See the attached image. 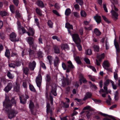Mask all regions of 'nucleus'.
Returning <instances> with one entry per match:
<instances>
[{"label":"nucleus","mask_w":120,"mask_h":120,"mask_svg":"<svg viewBox=\"0 0 120 120\" xmlns=\"http://www.w3.org/2000/svg\"><path fill=\"white\" fill-rule=\"evenodd\" d=\"M7 97H6V100L3 102V109L5 112H8V116L9 118L11 119L15 116L17 114L18 112L14 110L11 109V105L8 106L7 105L8 101L7 100Z\"/></svg>","instance_id":"nucleus-1"},{"label":"nucleus","mask_w":120,"mask_h":120,"mask_svg":"<svg viewBox=\"0 0 120 120\" xmlns=\"http://www.w3.org/2000/svg\"><path fill=\"white\" fill-rule=\"evenodd\" d=\"M118 9L116 8L114 5L112 7V9L111 13L112 15V18L115 20H116L118 19V15L114 11H118Z\"/></svg>","instance_id":"nucleus-2"},{"label":"nucleus","mask_w":120,"mask_h":120,"mask_svg":"<svg viewBox=\"0 0 120 120\" xmlns=\"http://www.w3.org/2000/svg\"><path fill=\"white\" fill-rule=\"evenodd\" d=\"M68 32L70 34V35L71 36L73 40L75 43H79L80 42V40L79 38L78 35L76 34H72L70 31L68 30Z\"/></svg>","instance_id":"nucleus-3"},{"label":"nucleus","mask_w":120,"mask_h":120,"mask_svg":"<svg viewBox=\"0 0 120 120\" xmlns=\"http://www.w3.org/2000/svg\"><path fill=\"white\" fill-rule=\"evenodd\" d=\"M19 98L20 102L23 104L25 103L26 100L29 98V96L27 92H26L24 95H19Z\"/></svg>","instance_id":"nucleus-4"},{"label":"nucleus","mask_w":120,"mask_h":120,"mask_svg":"<svg viewBox=\"0 0 120 120\" xmlns=\"http://www.w3.org/2000/svg\"><path fill=\"white\" fill-rule=\"evenodd\" d=\"M105 54L104 53H102L99 55H98L97 58L98 60H96V64L98 66H99L100 64V63L101 62V60L103 59L105 57Z\"/></svg>","instance_id":"nucleus-5"},{"label":"nucleus","mask_w":120,"mask_h":120,"mask_svg":"<svg viewBox=\"0 0 120 120\" xmlns=\"http://www.w3.org/2000/svg\"><path fill=\"white\" fill-rule=\"evenodd\" d=\"M6 97H7V100L8 101L7 104V105L8 106L11 105V106L12 105L11 104V103L15 105V104L16 103V101L15 97L12 98L11 100V101H10L9 100V97L8 96H6L5 100H6Z\"/></svg>","instance_id":"nucleus-6"},{"label":"nucleus","mask_w":120,"mask_h":120,"mask_svg":"<svg viewBox=\"0 0 120 120\" xmlns=\"http://www.w3.org/2000/svg\"><path fill=\"white\" fill-rule=\"evenodd\" d=\"M16 35L15 33L12 32L10 35V39L12 41H19V39H16Z\"/></svg>","instance_id":"nucleus-7"},{"label":"nucleus","mask_w":120,"mask_h":120,"mask_svg":"<svg viewBox=\"0 0 120 120\" xmlns=\"http://www.w3.org/2000/svg\"><path fill=\"white\" fill-rule=\"evenodd\" d=\"M42 80V78L40 75H39L37 77L36 79V82L37 84V86L40 87L41 86Z\"/></svg>","instance_id":"nucleus-8"},{"label":"nucleus","mask_w":120,"mask_h":120,"mask_svg":"<svg viewBox=\"0 0 120 120\" xmlns=\"http://www.w3.org/2000/svg\"><path fill=\"white\" fill-rule=\"evenodd\" d=\"M28 31L26 32L29 36H33L34 34V30L30 27H28Z\"/></svg>","instance_id":"nucleus-9"},{"label":"nucleus","mask_w":120,"mask_h":120,"mask_svg":"<svg viewBox=\"0 0 120 120\" xmlns=\"http://www.w3.org/2000/svg\"><path fill=\"white\" fill-rule=\"evenodd\" d=\"M12 86V84L11 83H9L7 86L5 88L4 90L5 92H8L11 90Z\"/></svg>","instance_id":"nucleus-10"},{"label":"nucleus","mask_w":120,"mask_h":120,"mask_svg":"<svg viewBox=\"0 0 120 120\" xmlns=\"http://www.w3.org/2000/svg\"><path fill=\"white\" fill-rule=\"evenodd\" d=\"M116 38L115 37L114 41V44L116 49L117 53H119L120 52V49L118 43L116 41Z\"/></svg>","instance_id":"nucleus-11"},{"label":"nucleus","mask_w":120,"mask_h":120,"mask_svg":"<svg viewBox=\"0 0 120 120\" xmlns=\"http://www.w3.org/2000/svg\"><path fill=\"white\" fill-rule=\"evenodd\" d=\"M27 41L28 43L30 45V47L34 43V39L31 37H29L27 38Z\"/></svg>","instance_id":"nucleus-12"},{"label":"nucleus","mask_w":120,"mask_h":120,"mask_svg":"<svg viewBox=\"0 0 120 120\" xmlns=\"http://www.w3.org/2000/svg\"><path fill=\"white\" fill-rule=\"evenodd\" d=\"M110 66V64L108 60H105L104 61L102 64V66L105 69L107 68H109Z\"/></svg>","instance_id":"nucleus-13"},{"label":"nucleus","mask_w":120,"mask_h":120,"mask_svg":"<svg viewBox=\"0 0 120 120\" xmlns=\"http://www.w3.org/2000/svg\"><path fill=\"white\" fill-rule=\"evenodd\" d=\"M36 64V63L34 61H33L32 63H29V67L31 70H34Z\"/></svg>","instance_id":"nucleus-14"},{"label":"nucleus","mask_w":120,"mask_h":120,"mask_svg":"<svg viewBox=\"0 0 120 120\" xmlns=\"http://www.w3.org/2000/svg\"><path fill=\"white\" fill-rule=\"evenodd\" d=\"M19 86L20 85L19 83L16 82L14 87V90L17 92H19L20 89Z\"/></svg>","instance_id":"nucleus-15"},{"label":"nucleus","mask_w":120,"mask_h":120,"mask_svg":"<svg viewBox=\"0 0 120 120\" xmlns=\"http://www.w3.org/2000/svg\"><path fill=\"white\" fill-rule=\"evenodd\" d=\"M92 95V94L89 92H87L86 93V95L83 98V100L85 101L88 98H90L91 97Z\"/></svg>","instance_id":"nucleus-16"},{"label":"nucleus","mask_w":120,"mask_h":120,"mask_svg":"<svg viewBox=\"0 0 120 120\" xmlns=\"http://www.w3.org/2000/svg\"><path fill=\"white\" fill-rule=\"evenodd\" d=\"M94 18L96 22L98 23H100L101 21V18L100 16L98 15L94 17Z\"/></svg>","instance_id":"nucleus-17"},{"label":"nucleus","mask_w":120,"mask_h":120,"mask_svg":"<svg viewBox=\"0 0 120 120\" xmlns=\"http://www.w3.org/2000/svg\"><path fill=\"white\" fill-rule=\"evenodd\" d=\"M8 13L6 11H0V16L3 17L8 15Z\"/></svg>","instance_id":"nucleus-18"},{"label":"nucleus","mask_w":120,"mask_h":120,"mask_svg":"<svg viewBox=\"0 0 120 120\" xmlns=\"http://www.w3.org/2000/svg\"><path fill=\"white\" fill-rule=\"evenodd\" d=\"M80 79L79 80V81L80 82V84H81L82 83V81L84 83H86L87 81L86 79L83 77L82 75H80Z\"/></svg>","instance_id":"nucleus-19"},{"label":"nucleus","mask_w":120,"mask_h":120,"mask_svg":"<svg viewBox=\"0 0 120 120\" xmlns=\"http://www.w3.org/2000/svg\"><path fill=\"white\" fill-rule=\"evenodd\" d=\"M61 47L62 49L68 50L69 49L68 45L66 44H61Z\"/></svg>","instance_id":"nucleus-20"},{"label":"nucleus","mask_w":120,"mask_h":120,"mask_svg":"<svg viewBox=\"0 0 120 120\" xmlns=\"http://www.w3.org/2000/svg\"><path fill=\"white\" fill-rule=\"evenodd\" d=\"M37 5L39 7L43 8L44 7V4L42 1L40 0H38L37 2Z\"/></svg>","instance_id":"nucleus-21"},{"label":"nucleus","mask_w":120,"mask_h":120,"mask_svg":"<svg viewBox=\"0 0 120 120\" xmlns=\"http://www.w3.org/2000/svg\"><path fill=\"white\" fill-rule=\"evenodd\" d=\"M68 68L70 69H73L74 68V66L73 65L71 61L69 60L68 62Z\"/></svg>","instance_id":"nucleus-22"},{"label":"nucleus","mask_w":120,"mask_h":120,"mask_svg":"<svg viewBox=\"0 0 120 120\" xmlns=\"http://www.w3.org/2000/svg\"><path fill=\"white\" fill-rule=\"evenodd\" d=\"M65 27L67 28L68 29V30L69 29H73V26L72 25H71L69 23H66Z\"/></svg>","instance_id":"nucleus-23"},{"label":"nucleus","mask_w":120,"mask_h":120,"mask_svg":"<svg viewBox=\"0 0 120 120\" xmlns=\"http://www.w3.org/2000/svg\"><path fill=\"white\" fill-rule=\"evenodd\" d=\"M29 106L31 111L32 112L33 109L34 107V105L33 103L31 101L30 102Z\"/></svg>","instance_id":"nucleus-24"},{"label":"nucleus","mask_w":120,"mask_h":120,"mask_svg":"<svg viewBox=\"0 0 120 120\" xmlns=\"http://www.w3.org/2000/svg\"><path fill=\"white\" fill-rule=\"evenodd\" d=\"M59 63V59L58 57H56L54 61V64L55 66H57Z\"/></svg>","instance_id":"nucleus-25"},{"label":"nucleus","mask_w":120,"mask_h":120,"mask_svg":"<svg viewBox=\"0 0 120 120\" xmlns=\"http://www.w3.org/2000/svg\"><path fill=\"white\" fill-rule=\"evenodd\" d=\"M7 76L10 79H13L14 77V75L9 71L7 72Z\"/></svg>","instance_id":"nucleus-26"},{"label":"nucleus","mask_w":120,"mask_h":120,"mask_svg":"<svg viewBox=\"0 0 120 120\" xmlns=\"http://www.w3.org/2000/svg\"><path fill=\"white\" fill-rule=\"evenodd\" d=\"M36 13L39 15L41 16L42 15V11L38 8H36L35 10Z\"/></svg>","instance_id":"nucleus-27"},{"label":"nucleus","mask_w":120,"mask_h":120,"mask_svg":"<svg viewBox=\"0 0 120 120\" xmlns=\"http://www.w3.org/2000/svg\"><path fill=\"white\" fill-rule=\"evenodd\" d=\"M17 24L18 26V29L19 30V33H21V27H22L21 26L20 22L19 20H18L17 22Z\"/></svg>","instance_id":"nucleus-28"},{"label":"nucleus","mask_w":120,"mask_h":120,"mask_svg":"<svg viewBox=\"0 0 120 120\" xmlns=\"http://www.w3.org/2000/svg\"><path fill=\"white\" fill-rule=\"evenodd\" d=\"M94 32L95 34L97 35H99L101 34V32L97 28H95V29Z\"/></svg>","instance_id":"nucleus-29"},{"label":"nucleus","mask_w":120,"mask_h":120,"mask_svg":"<svg viewBox=\"0 0 120 120\" xmlns=\"http://www.w3.org/2000/svg\"><path fill=\"white\" fill-rule=\"evenodd\" d=\"M47 113H48L49 112L51 115L52 114V111L49 109L50 104L49 103H47Z\"/></svg>","instance_id":"nucleus-30"},{"label":"nucleus","mask_w":120,"mask_h":120,"mask_svg":"<svg viewBox=\"0 0 120 120\" xmlns=\"http://www.w3.org/2000/svg\"><path fill=\"white\" fill-rule=\"evenodd\" d=\"M85 53L86 55H90L92 53V51L90 49H88L86 50Z\"/></svg>","instance_id":"nucleus-31"},{"label":"nucleus","mask_w":120,"mask_h":120,"mask_svg":"<svg viewBox=\"0 0 120 120\" xmlns=\"http://www.w3.org/2000/svg\"><path fill=\"white\" fill-rule=\"evenodd\" d=\"M93 48L94 51L97 52L99 51V48L98 45H95L93 46Z\"/></svg>","instance_id":"nucleus-32"},{"label":"nucleus","mask_w":120,"mask_h":120,"mask_svg":"<svg viewBox=\"0 0 120 120\" xmlns=\"http://www.w3.org/2000/svg\"><path fill=\"white\" fill-rule=\"evenodd\" d=\"M71 12V11L69 8L67 9L65 12V14L66 15H69Z\"/></svg>","instance_id":"nucleus-33"},{"label":"nucleus","mask_w":120,"mask_h":120,"mask_svg":"<svg viewBox=\"0 0 120 120\" xmlns=\"http://www.w3.org/2000/svg\"><path fill=\"white\" fill-rule=\"evenodd\" d=\"M118 95L119 93L117 91H116L114 94V98L115 100L116 101H117L118 100L119 98Z\"/></svg>","instance_id":"nucleus-34"},{"label":"nucleus","mask_w":120,"mask_h":120,"mask_svg":"<svg viewBox=\"0 0 120 120\" xmlns=\"http://www.w3.org/2000/svg\"><path fill=\"white\" fill-rule=\"evenodd\" d=\"M56 87H55L54 88L52 87V90L51 92L52 93V94L54 96H56L57 94L56 92Z\"/></svg>","instance_id":"nucleus-35"},{"label":"nucleus","mask_w":120,"mask_h":120,"mask_svg":"<svg viewBox=\"0 0 120 120\" xmlns=\"http://www.w3.org/2000/svg\"><path fill=\"white\" fill-rule=\"evenodd\" d=\"M54 52L55 53H60V50L58 48V47L55 46L54 47Z\"/></svg>","instance_id":"nucleus-36"},{"label":"nucleus","mask_w":120,"mask_h":120,"mask_svg":"<svg viewBox=\"0 0 120 120\" xmlns=\"http://www.w3.org/2000/svg\"><path fill=\"white\" fill-rule=\"evenodd\" d=\"M111 80L109 79H107L104 83V85L105 86H108L109 83L110 82L111 83V81H112Z\"/></svg>","instance_id":"nucleus-37"},{"label":"nucleus","mask_w":120,"mask_h":120,"mask_svg":"<svg viewBox=\"0 0 120 120\" xmlns=\"http://www.w3.org/2000/svg\"><path fill=\"white\" fill-rule=\"evenodd\" d=\"M47 58L49 60L50 64H52V61L53 59V58L50 56H47Z\"/></svg>","instance_id":"nucleus-38"},{"label":"nucleus","mask_w":120,"mask_h":120,"mask_svg":"<svg viewBox=\"0 0 120 120\" xmlns=\"http://www.w3.org/2000/svg\"><path fill=\"white\" fill-rule=\"evenodd\" d=\"M10 52L9 50L6 49L5 53V56L8 58L10 56Z\"/></svg>","instance_id":"nucleus-39"},{"label":"nucleus","mask_w":120,"mask_h":120,"mask_svg":"<svg viewBox=\"0 0 120 120\" xmlns=\"http://www.w3.org/2000/svg\"><path fill=\"white\" fill-rule=\"evenodd\" d=\"M80 14L82 17H85L86 16V12L83 10H81L80 12Z\"/></svg>","instance_id":"nucleus-40"},{"label":"nucleus","mask_w":120,"mask_h":120,"mask_svg":"<svg viewBox=\"0 0 120 120\" xmlns=\"http://www.w3.org/2000/svg\"><path fill=\"white\" fill-rule=\"evenodd\" d=\"M74 59L77 63L80 64L81 63L79 57L78 56L74 58Z\"/></svg>","instance_id":"nucleus-41"},{"label":"nucleus","mask_w":120,"mask_h":120,"mask_svg":"<svg viewBox=\"0 0 120 120\" xmlns=\"http://www.w3.org/2000/svg\"><path fill=\"white\" fill-rule=\"evenodd\" d=\"M61 120H70V116H66L62 118L60 117Z\"/></svg>","instance_id":"nucleus-42"},{"label":"nucleus","mask_w":120,"mask_h":120,"mask_svg":"<svg viewBox=\"0 0 120 120\" xmlns=\"http://www.w3.org/2000/svg\"><path fill=\"white\" fill-rule=\"evenodd\" d=\"M73 14L74 17L76 18L79 17V13L76 11L73 12Z\"/></svg>","instance_id":"nucleus-43"},{"label":"nucleus","mask_w":120,"mask_h":120,"mask_svg":"<svg viewBox=\"0 0 120 120\" xmlns=\"http://www.w3.org/2000/svg\"><path fill=\"white\" fill-rule=\"evenodd\" d=\"M80 42L76 43V44L77 46V47L79 51H81L82 49V47L81 45H80Z\"/></svg>","instance_id":"nucleus-44"},{"label":"nucleus","mask_w":120,"mask_h":120,"mask_svg":"<svg viewBox=\"0 0 120 120\" xmlns=\"http://www.w3.org/2000/svg\"><path fill=\"white\" fill-rule=\"evenodd\" d=\"M14 56L17 57L18 56L17 54V53L15 52V51L13 49L12 51L11 56L14 57Z\"/></svg>","instance_id":"nucleus-45"},{"label":"nucleus","mask_w":120,"mask_h":120,"mask_svg":"<svg viewBox=\"0 0 120 120\" xmlns=\"http://www.w3.org/2000/svg\"><path fill=\"white\" fill-rule=\"evenodd\" d=\"M29 53L30 56H35L36 54V53L34 52V51L30 49L29 51Z\"/></svg>","instance_id":"nucleus-46"},{"label":"nucleus","mask_w":120,"mask_h":120,"mask_svg":"<svg viewBox=\"0 0 120 120\" xmlns=\"http://www.w3.org/2000/svg\"><path fill=\"white\" fill-rule=\"evenodd\" d=\"M10 8L11 11L12 13H13L15 12L14 7L13 5H11L10 6Z\"/></svg>","instance_id":"nucleus-47"},{"label":"nucleus","mask_w":120,"mask_h":120,"mask_svg":"<svg viewBox=\"0 0 120 120\" xmlns=\"http://www.w3.org/2000/svg\"><path fill=\"white\" fill-rule=\"evenodd\" d=\"M48 24L49 27L52 28L53 27V24L52 22L50 20H49L47 22Z\"/></svg>","instance_id":"nucleus-48"},{"label":"nucleus","mask_w":120,"mask_h":120,"mask_svg":"<svg viewBox=\"0 0 120 120\" xmlns=\"http://www.w3.org/2000/svg\"><path fill=\"white\" fill-rule=\"evenodd\" d=\"M15 64L16 66H20L21 64V62L18 61L17 59L15 62Z\"/></svg>","instance_id":"nucleus-49"},{"label":"nucleus","mask_w":120,"mask_h":120,"mask_svg":"<svg viewBox=\"0 0 120 120\" xmlns=\"http://www.w3.org/2000/svg\"><path fill=\"white\" fill-rule=\"evenodd\" d=\"M29 69L27 68L23 69V72L26 75H27L28 73Z\"/></svg>","instance_id":"nucleus-50"},{"label":"nucleus","mask_w":120,"mask_h":120,"mask_svg":"<svg viewBox=\"0 0 120 120\" xmlns=\"http://www.w3.org/2000/svg\"><path fill=\"white\" fill-rule=\"evenodd\" d=\"M15 16L17 18H19L21 16V15L18 11H15Z\"/></svg>","instance_id":"nucleus-51"},{"label":"nucleus","mask_w":120,"mask_h":120,"mask_svg":"<svg viewBox=\"0 0 120 120\" xmlns=\"http://www.w3.org/2000/svg\"><path fill=\"white\" fill-rule=\"evenodd\" d=\"M114 79L116 81H117L118 79V74L116 72H114Z\"/></svg>","instance_id":"nucleus-52"},{"label":"nucleus","mask_w":120,"mask_h":120,"mask_svg":"<svg viewBox=\"0 0 120 120\" xmlns=\"http://www.w3.org/2000/svg\"><path fill=\"white\" fill-rule=\"evenodd\" d=\"M9 67L12 68H15L16 66L15 64H14V63H12L10 64H9Z\"/></svg>","instance_id":"nucleus-53"},{"label":"nucleus","mask_w":120,"mask_h":120,"mask_svg":"<svg viewBox=\"0 0 120 120\" xmlns=\"http://www.w3.org/2000/svg\"><path fill=\"white\" fill-rule=\"evenodd\" d=\"M29 87L30 89L31 90L33 91H35V89L33 85L31 84H30Z\"/></svg>","instance_id":"nucleus-54"},{"label":"nucleus","mask_w":120,"mask_h":120,"mask_svg":"<svg viewBox=\"0 0 120 120\" xmlns=\"http://www.w3.org/2000/svg\"><path fill=\"white\" fill-rule=\"evenodd\" d=\"M74 7L76 10L78 11H80V8L79 5L77 4H76L74 6Z\"/></svg>","instance_id":"nucleus-55"},{"label":"nucleus","mask_w":120,"mask_h":120,"mask_svg":"<svg viewBox=\"0 0 120 120\" xmlns=\"http://www.w3.org/2000/svg\"><path fill=\"white\" fill-rule=\"evenodd\" d=\"M108 41L106 39V41L105 47L106 49H108L109 48V43Z\"/></svg>","instance_id":"nucleus-56"},{"label":"nucleus","mask_w":120,"mask_h":120,"mask_svg":"<svg viewBox=\"0 0 120 120\" xmlns=\"http://www.w3.org/2000/svg\"><path fill=\"white\" fill-rule=\"evenodd\" d=\"M52 39L53 40L56 39L58 41H60V38H58L56 36H53L52 37Z\"/></svg>","instance_id":"nucleus-57"},{"label":"nucleus","mask_w":120,"mask_h":120,"mask_svg":"<svg viewBox=\"0 0 120 120\" xmlns=\"http://www.w3.org/2000/svg\"><path fill=\"white\" fill-rule=\"evenodd\" d=\"M37 47V45L35 44H34V43L32 45H31V47H30L31 48V47L34 50H35L36 49V48Z\"/></svg>","instance_id":"nucleus-58"},{"label":"nucleus","mask_w":120,"mask_h":120,"mask_svg":"<svg viewBox=\"0 0 120 120\" xmlns=\"http://www.w3.org/2000/svg\"><path fill=\"white\" fill-rule=\"evenodd\" d=\"M102 16L105 21H106L108 23H109L110 22L108 20L106 17L105 16L103 15H102Z\"/></svg>","instance_id":"nucleus-59"},{"label":"nucleus","mask_w":120,"mask_h":120,"mask_svg":"<svg viewBox=\"0 0 120 120\" xmlns=\"http://www.w3.org/2000/svg\"><path fill=\"white\" fill-rule=\"evenodd\" d=\"M41 67L44 69H46V67L45 64L41 62H40Z\"/></svg>","instance_id":"nucleus-60"},{"label":"nucleus","mask_w":120,"mask_h":120,"mask_svg":"<svg viewBox=\"0 0 120 120\" xmlns=\"http://www.w3.org/2000/svg\"><path fill=\"white\" fill-rule=\"evenodd\" d=\"M111 84L113 89L115 90L117 88L116 86L114 84V82L113 81H111Z\"/></svg>","instance_id":"nucleus-61"},{"label":"nucleus","mask_w":120,"mask_h":120,"mask_svg":"<svg viewBox=\"0 0 120 120\" xmlns=\"http://www.w3.org/2000/svg\"><path fill=\"white\" fill-rule=\"evenodd\" d=\"M13 2L14 4L16 6L18 5L19 3L18 0H13Z\"/></svg>","instance_id":"nucleus-62"},{"label":"nucleus","mask_w":120,"mask_h":120,"mask_svg":"<svg viewBox=\"0 0 120 120\" xmlns=\"http://www.w3.org/2000/svg\"><path fill=\"white\" fill-rule=\"evenodd\" d=\"M88 67L94 71L95 72L96 71V69L94 67L91 66H89Z\"/></svg>","instance_id":"nucleus-63"},{"label":"nucleus","mask_w":120,"mask_h":120,"mask_svg":"<svg viewBox=\"0 0 120 120\" xmlns=\"http://www.w3.org/2000/svg\"><path fill=\"white\" fill-rule=\"evenodd\" d=\"M88 76L89 78L92 81H95V79L94 77L90 75H89Z\"/></svg>","instance_id":"nucleus-64"}]
</instances>
